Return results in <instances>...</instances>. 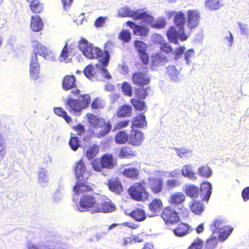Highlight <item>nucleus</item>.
Returning a JSON list of instances; mask_svg holds the SVG:
<instances>
[{"label":"nucleus","instance_id":"1","mask_svg":"<svg viewBox=\"0 0 249 249\" xmlns=\"http://www.w3.org/2000/svg\"><path fill=\"white\" fill-rule=\"evenodd\" d=\"M92 185L90 184L78 182L76 183L73 187V191L75 194L81 195L77 205L80 212L90 211L93 213L97 200L93 194L89 193L93 192Z\"/></svg>","mask_w":249,"mask_h":249},{"label":"nucleus","instance_id":"2","mask_svg":"<svg viewBox=\"0 0 249 249\" xmlns=\"http://www.w3.org/2000/svg\"><path fill=\"white\" fill-rule=\"evenodd\" d=\"M86 117L89 123L92 127L90 134L99 139L105 137L110 131L112 124L109 121H106L103 117H98L96 115L88 113Z\"/></svg>","mask_w":249,"mask_h":249},{"label":"nucleus","instance_id":"3","mask_svg":"<svg viewBox=\"0 0 249 249\" xmlns=\"http://www.w3.org/2000/svg\"><path fill=\"white\" fill-rule=\"evenodd\" d=\"M144 180L135 182L128 189L127 192L132 199L137 201H145L148 199L149 193L146 188Z\"/></svg>","mask_w":249,"mask_h":249},{"label":"nucleus","instance_id":"4","mask_svg":"<svg viewBox=\"0 0 249 249\" xmlns=\"http://www.w3.org/2000/svg\"><path fill=\"white\" fill-rule=\"evenodd\" d=\"M90 102V96L87 94L80 95L78 99L71 97L68 99L66 102V106L68 107V110L70 112L74 113H80L83 109L86 108Z\"/></svg>","mask_w":249,"mask_h":249},{"label":"nucleus","instance_id":"5","mask_svg":"<svg viewBox=\"0 0 249 249\" xmlns=\"http://www.w3.org/2000/svg\"><path fill=\"white\" fill-rule=\"evenodd\" d=\"M79 47L84 55L89 59H95L102 57L103 53L99 48L89 44L85 39L81 38L79 41Z\"/></svg>","mask_w":249,"mask_h":249},{"label":"nucleus","instance_id":"6","mask_svg":"<svg viewBox=\"0 0 249 249\" xmlns=\"http://www.w3.org/2000/svg\"><path fill=\"white\" fill-rule=\"evenodd\" d=\"M186 199L183 193L178 192L171 194L168 200L169 203L177 208L181 216L183 217L187 216L189 213L188 209L183 205Z\"/></svg>","mask_w":249,"mask_h":249},{"label":"nucleus","instance_id":"7","mask_svg":"<svg viewBox=\"0 0 249 249\" xmlns=\"http://www.w3.org/2000/svg\"><path fill=\"white\" fill-rule=\"evenodd\" d=\"M114 48V44L111 41H107L105 44L104 48V56L103 58H100L99 60V62L103 67L101 69V72L103 76L107 79L111 78V76L108 71L107 70L105 67H107L109 61V52L113 50Z\"/></svg>","mask_w":249,"mask_h":249},{"label":"nucleus","instance_id":"8","mask_svg":"<svg viewBox=\"0 0 249 249\" xmlns=\"http://www.w3.org/2000/svg\"><path fill=\"white\" fill-rule=\"evenodd\" d=\"M96 203L93 213H108L116 209L115 204L107 197L99 199Z\"/></svg>","mask_w":249,"mask_h":249},{"label":"nucleus","instance_id":"9","mask_svg":"<svg viewBox=\"0 0 249 249\" xmlns=\"http://www.w3.org/2000/svg\"><path fill=\"white\" fill-rule=\"evenodd\" d=\"M75 173L77 180L76 183H88L87 180L91 176V173L87 170L85 164L82 159L80 160L76 163Z\"/></svg>","mask_w":249,"mask_h":249},{"label":"nucleus","instance_id":"10","mask_svg":"<svg viewBox=\"0 0 249 249\" xmlns=\"http://www.w3.org/2000/svg\"><path fill=\"white\" fill-rule=\"evenodd\" d=\"M180 214L171 206H168L163 208L160 214L161 218L166 224H174L179 221Z\"/></svg>","mask_w":249,"mask_h":249},{"label":"nucleus","instance_id":"11","mask_svg":"<svg viewBox=\"0 0 249 249\" xmlns=\"http://www.w3.org/2000/svg\"><path fill=\"white\" fill-rule=\"evenodd\" d=\"M144 139V135L142 131L136 129L131 128L129 134L128 143L134 146L142 144Z\"/></svg>","mask_w":249,"mask_h":249},{"label":"nucleus","instance_id":"12","mask_svg":"<svg viewBox=\"0 0 249 249\" xmlns=\"http://www.w3.org/2000/svg\"><path fill=\"white\" fill-rule=\"evenodd\" d=\"M40 65L38 62L37 56L34 53L31 58L30 63V77L33 80H36L39 77Z\"/></svg>","mask_w":249,"mask_h":249},{"label":"nucleus","instance_id":"13","mask_svg":"<svg viewBox=\"0 0 249 249\" xmlns=\"http://www.w3.org/2000/svg\"><path fill=\"white\" fill-rule=\"evenodd\" d=\"M167 36L169 40L175 44H178V37L181 41L186 40L187 39V36L183 33H179L178 29L177 30L175 27L171 26L169 28L166 33Z\"/></svg>","mask_w":249,"mask_h":249},{"label":"nucleus","instance_id":"14","mask_svg":"<svg viewBox=\"0 0 249 249\" xmlns=\"http://www.w3.org/2000/svg\"><path fill=\"white\" fill-rule=\"evenodd\" d=\"M132 81L134 85L143 87L147 85L150 82V78L146 73L136 71L132 75Z\"/></svg>","mask_w":249,"mask_h":249},{"label":"nucleus","instance_id":"15","mask_svg":"<svg viewBox=\"0 0 249 249\" xmlns=\"http://www.w3.org/2000/svg\"><path fill=\"white\" fill-rule=\"evenodd\" d=\"M126 25L132 29L135 35L145 37L149 33V29L147 27L136 24L132 21H127Z\"/></svg>","mask_w":249,"mask_h":249},{"label":"nucleus","instance_id":"16","mask_svg":"<svg viewBox=\"0 0 249 249\" xmlns=\"http://www.w3.org/2000/svg\"><path fill=\"white\" fill-rule=\"evenodd\" d=\"M149 187L152 193L157 194L160 193L163 189V179L160 178L152 177L148 178Z\"/></svg>","mask_w":249,"mask_h":249},{"label":"nucleus","instance_id":"17","mask_svg":"<svg viewBox=\"0 0 249 249\" xmlns=\"http://www.w3.org/2000/svg\"><path fill=\"white\" fill-rule=\"evenodd\" d=\"M107 185L108 189L116 195H120L124 191L122 183L118 177L109 179Z\"/></svg>","mask_w":249,"mask_h":249},{"label":"nucleus","instance_id":"18","mask_svg":"<svg viewBox=\"0 0 249 249\" xmlns=\"http://www.w3.org/2000/svg\"><path fill=\"white\" fill-rule=\"evenodd\" d=\"M187 26L189 28L192 29L196 27L199 23L200 14L195 10H189L187 12Z\"/></svg>","mask_w":249,"mask_h":249},{"label":"nucleus","instance_id":"19","mask_svg":"<svg viewBox=\"0 0 249 249\" xmlns=\"http://www.w3.org/2000/svg\"><path fill=\"white\" fill-rule=\"evenodd\" d=\"M167 62L166 57L160 53H157L151 55V68L156 70L158 68L164 65Z\"/></svg>","mask_w":249,"mask_h":249},{"label":"nucleus","instance_id":"20","mask_svg":"<svg viewBox=\"0 0 249 249\" xmlns=\"http://www.w3.org/2000/svg\"><path fill=\"white\" fill-rule=\"evenodd\" d=\"M34 43H35L34 48L35 51L34 53H36V55L38 53L46 59H51L53 58V53L50 50L47 49L37 41H34Z\"/></svg>","mask_w":249,"mask_h":249},{"label":"nucleus","instance_id":"21","mask_svg":"<svg viewBox=\"0 0 249 249\" xmlns=\"http://www.w3.org/2000/svg\"><path fill=\"white\" fill-rule=\"evenodd\" d=\"M211 193L212 186L208 181L202 182L198 188V196H200L203 200L208 201Z\"/></svg>","mask_w":249,"mask_h":249},{"label":"nucleus","instance_id":"22","mask_svg":"<svg viewBox=\"0 0 249 249\" xmlns=\"http://www.w3.org/2000/svg\"><path fill=\"white\" fill-rule=\"evenodd\" d=\"M122 175L125 178L136 180L140 177V171L137 167H130L124 168L122 172Z\"/></svg>","mask_w":249,"mask_h":249},{"label":"nucleus","instance_id":"23","mask_svg":"<svg viewBox=\"0 0 249 249\" xmlns=\"http://www.w3.org/2000/svg\"><path fill=\"white\" fill-rule=\"evenodd\" d=\"M162 207L163 203L160 199H153L148 204V209L151 213L150 216L158 215Z\"/></svg>","mask_w":249,"mask_h":249},{"label":"nucleus","instance_id":"24","mask_svg":"<svg viewBox=\"0 0 249 249\" xmlns=\"http://www.w3.org/2000/svg\"><path fill=\"white\" fill-rule=\"evenodd\" d=\"M63 89L68 90L76 87L77 83L76 77L73 75H65L62 82Z\"/></svg>","mask_w":249,"mask_h":249},{"label":"nucleus","instance_id":"25","mask_svg":"<svg viewBox=\"0 0 249 249\" xmlns=\"http://www.w3.org/2000/svg\"><path fill=\"white\" fill-rule=\"evenodd\" d=\"M136 156V152L130 146L124 145L120 148L118 157L121 159H129Z\"/></svg>","mask_w":249,"mask_h":249},{"label":"nucleus","instance_id":"26","mask_svg":"<svg viewBox=\"0 0 249 249\" xmlns=\"http://www.w3.org/2000/svg\"><path fill=\"white\" fill-rule=\"evenodd\" d=\"M104 168L108 169H113L115 165V160L112 154L106 153L100 157Z\"/></svg>","mask_w":249,"mask_h":249},{"label":"nucleus","instance_id":"27","mask_svg":"<svg viewBox=\"0 0 249 249\" xmlns=\"http://www.w3.org/2000/svg\"><path fill=\"white\" fill-rule=\"evenodd\" d=\"M191 231V227L188 224L182 222L178 224L177 227L173 230L174 233L178 237L187 235Z\"/></svg>","mask_w":249,"mask_h":249},{"label":"nucleus","instance_id":"28","mask_svg":"<svg viewBox=\"0 0 249 249\" xmlns=\"http://www.w3.org/2000/svg\"><path fill=\"white\" fill-rule=\"evenodd\" d=\"M30 27L34 32H39L44 27V24L39 16H33L31 18Z\"/></svg>","mask_w":249,"mask_h":249},{"label":"nucleus","instance_id":"29","mask_svg":"<svg viewBox=\"0 0 249 249\" xmlns=\"http://www.w3.org/2000/svg\"><path fill=\"white\" fill-rule=\"evenodd\" d=\"M132 108L129 105H123L117 110L116 115L119 118L129 117L132 115Z\"/></svg>","mask_w":249,"mask_h":249},{"label":"nucleus","instance_id":"30","mask_svg":"<svg viewBox=\"0 0 249 249\" xmlns=\"http://www.w3.org/2000/svg\"><path fill=\"white\" fill-rule=\"evenodd\" d=\"M175 26L178 29L179 33L184 32V26L185 23V15L182 12H178L175 15L174 18Z\"/></svg>","mask_w":249,"mask_h":249},{"label":"nucleus","instance_id":"31","mask_svg":"<svg viewBox=\"0 0 249 249\" xmlns=\"http://www.w3.org/2000/svg\"><path fill=\"white\" fill-rule=\"evenodd\" d=\"M146 125L147 122L145 116L143 114H140L133 118L131 128H142Z\"/></svg>","mask_w":249,"mask_h":249},{"label":"nucleus","instance_id":"32","mask_svg":"<svg viewBox=\"0 0 249 249\" xmlns=\"http://www.w3.org/2000/svg\"><path fill=\"white\" fill-rule=\"evenodd\" d=\"M135 20H142L143 22L152 25L154 21V18L151 15L148 14L147 12H141V10H137Z\"/></svg>","mask_w":249,"mask_h":249},{"label":"nucleus","instance_id":"33","mask_svg":"<svg viewBox=\"0 0 249 249\" xmlns=\"http://www.w3.org/2000/svg\"><path fill=\"white\" fill-rule=\"evenodd\" d=\"M183 191L190 198H197L198 196V187L195 184L185 185Z\"/></svg>","mask_w":249,"mask_h":249},{"label":"nucleus","instance_id":"34","mask_svg":"<svg viewBox=\"0 0 249 249\" xmlns=\"http://www.w3.org/2000/svg\"><path fill=\"white\" fill-rule=\"evenodd\" d=\"M114 140L116 143L119 144L128 143L129 134L125 130H120L116 133L114 136Z\"/></svg>","mask_w":249,"mask_h":249},{"label":"nucleus","instance_id":"35","mask_svg":"<svg viewBox=\"0 0 249 249\" xmlns=\"http://www.w3.org/2000/svg\"><path fill=\"white\" fill-rule=\"evenodd\" d=\"M129 215L137 221L141 222L144 220L146 217V214L143 210L136 208L133 210Z\"/></svg>","mask_w":249,"mask_h":249},{"label":"nucleus","instance_id":"36","mask_svg":"<svg viewBox=\"0 0 249 249\" xmlns=\"http://www.w3.org/2000/svg\"><path fill=\"white\" fill-rule=\"evenodd\" d=\"M29 8L33 13L39 14L43 10V4L40 0H35L30 3Z\"/></svg>","mask_w":249,"mask_h":249},{"label":"nucleus","instance_id":"37","mask_svg":"<svg viewBox=\"0 0 249 249\" xmlns=\"http://www.w3.org/2000/svg\"><path fill=\"white\" fill-rule=\"evenodd\" d=\"M100 149V146L97 144H93L89 146L85 153V156L89 160H91L94 158L98 153Z\"/></svg>","mask_w":249,"mask_h":249},{"label":"nucleus","instance_id":"38","mask_svg":"<svg viewBox=\"0 0 249 249\" xmlns=\"http://www.w3.org/2000/svg\"><path fill=\"white\" fill-rule=\"evenodd\" d=\"M137 10L132 11L127 7L122 8L118 12V16L121 17H130L133 19L135 20V17Z\"/></svg>","mask_w":249,"mask_h":249},{"label":"nucleus","instance_id":"39","mask_svg":"<svg viewBox=\"0 0 249 249\" xmlns=\"http://www.w3.org/2000/svg\"><path fill=\"white\" fill-rule=\"evenodd\" d=\"M190 208L191 211L196 214H200L204 211L203 204L196 200L192 201Z\"/></svg>","mask_w":249,"mask_h":249},{"label":"nucleus","instance_id":"40","mask_svg":"<svg viewBox=\"0 0 249 249\" xmlns=\"http://www.w3.org/2000/svg\"><path fill=\"white\" fill-rule=\"evenodd\" d=\"M182 175L190 179L195 180L197 178L196 173L193 172L191 169V166L185 165L183 166L181 169Z\"/></svg>","mask_w":249,"mask_h":249},{"label":"nucleus","instance_id":"41","mask_svg":"<svg viewBox=\"0 0 249 249\" xmlns=\"http://www.w3.org/2000/svg\"><path fill=\"white\" fill-rule=\"evenodd\" d=\"M179 73L178 71L174 66H169L166 69V74L174 81L178 80Z\"/></svg>","mask_w":249,"mask_h":249},{"label":"nucleus","instance_id":"42","mask_svg":"<svg viewBox=\"0 0 249 249\" xmlns=\"http://www.w3.org/2000/svg\"><path fill=\"white\" fill-rule=\"evenodd\" d=\"M232 231L233 228L230 226L223 227L222 230H219V234L218 235L219 240L221 241H225L230 235Z\"/></svg>","mask_w":249,"mask_h":249},{"label":"nucleus","instance_id":"43","mask_svg":"<svg viewBox=\"0 0 249 249\" xmlns=\"http://www.w3.org/2000/svg\"><path fill=\"white\" fill-rule=\"evenodd\" d=\"M54 112L56 115L64 119L66 122L69 124L71 121V117L67 114V113L61 107H57L54 108Z\"/></svg>","mask_w":249,"mask_h":249},{"label":"nucleus","instance_id":"44","mask_svg":"<svg viewBox=\"0 0 249 249\" xmlns=\"http://www.w3.org/2000/svg\"><path fill=\"white\" fill-rule=\"evenodd\" d=\"M85 75L89 79L94 78L96 76V72L94 67L92 65L89 64L83 70Z\"/></svg>","mask_w":249,"mask_h":249},{"label":"nucleus","instance_id":"45","mask_svg":"<svg viewBox=\"0 0 249 249\" xmlns=\"http://www.w3.org/2000/svg\"><path fill=\"white\" fill-rule=\"evenodd\" d=\"M224 223V220L221 218L215 219L213 223L210 225L211 230L213 233L218 232L219 230H222V226Z\"/></svg>","mask_w":249,"mask_h":249},{"label":"nucleus","instance_id":"46","mask_svg":"<svg viewBox=\"0 0 249 249\" xmlns=\"http://www.w3.org/2000/svg\"><path fill=\"white\" fill-rule=\"evenodd\" d=\"M197 173L201 177L207 178L211 176L212 171L207 165H204L198 168Z\"/></svg>","mask_w":249,"mask_h":249},{"label":"nucleus","instance_id":"47","mask_svg":"<svg viewBox=\"0 0 249 249\" xmlns=\"http://www.w3.org/2000/svg\"><path fill=\"white\" fill-rule=\"evenodd\" d=\"M130 102L137 110L142 111L145 108L146 106L145 103L142 101L135 98H132L131 99Z\"/></svg>","mask_w":249,"mask_h":249},{"label":"nucleus","instance_id":"48","mask_svg":"<svg viewBox=\"0 0 249 249\" xmlns=\"http://www.w3.org/2000/svg\"><path fill=\"white\" fill-rule=\"evenodd\" d=\"M91 165L93 170L96 172H101L104 169L100 158L94 159L91 162Z\"/></svg>","mask_w":249,"mask_h":249},{"label":"nucleus","instance_id":"49","mask_svg":"<svg viewBox=\"0 0 249 249\" xmlns=\"http://www.w3.org/2000/svg\"><path fill=\"white\" fill-rule=\"evenodd\" d=\"M134 45L139 53L146 52L147 45L142 41L136 40L134 42Z\"/></svg>","mask_w":249,"mask_h":249},{"label":"nucleus","instance_id":"50","mask_svg":"<svg viewBox=\"0 0 249 249\" xmlns=\"http://www.w3.org/2000/svg\"><path fill=\"white\" fill-rule=\"evenodd\" d=\"M204 242L202 239L197 238L195 239L187 249H202Z\"/></svg>","mask_w":249,"mask_h":249},{"label":"nucleus","instance_id":"51","mask_svg":"<svg viewBox=\"0 0 249 249\" xmlns=\"http://www.w3.org/2000/svg\"><path fill=\"white\" fill-rule=\"evenodd\" d=\"M122 90L124 94L130 97L132 95V89L131 86L127 82H124L122 83Z\"/></svg>","mask_w":249,"mask_h":249},{"label":"nucleus","instance_id":"52","mask_svg":"<svg viewBox=\"0 0 249 249\" xmlns=\"http://www.w3.org/2000/svg\"><path fill=\"white\" fill-rule=\"evenodd\" d=\"M69 144L73 151H76L80 146V142L78 137H71L69 141Z\"/></svg>","mask_w":249,"mask_h":249},{"label":"nucleus","instance_id":"53","mask_svg":"<svg viewBox=\"0 0 249 249\" xmlns=\"http://www.w3.org/2000/svg\"><path fill=\"white\" fill-rule=\"evenodd\" d=\"M217 244L216 237L211 236L206 241L205 248L206 249H214Z\"/></svg>","mask_w":249,"mask_h":249},{"label":"nucleus","instance_id":"54","mask_svg":"<svg viewBox=\"0 0 249 249\" xmlns=\"http://www.w3.org/2000/svg\"><path fill=\"white\" fill-rule=\"evenodd\" d=\"M119 38L124 42H128L131 38V35L127 30H123L120 33Z\"/></svg>","mask_w":249,"mask_h":249},{"label":"nucleus","instance_id":"55","mask_svg":"<svg viewBox=\"0 0 249 249\" xmlns=\"http://www.w3.org/2000/svg\"><path fill=\"white\" fill-rule=\"evenodd\" d=\"M148 89H149V88L136 89H135L136 96L139 99H145L147 96V90Z\"/></svg>","mask_w":249,"mask_h":249},{"label":"nucleus","instance_id":"56","mask_svg":"<svg viewBox=\"0 0 249 249\" xmlns=\"http://www.w3.org/2000/svg\"><path fill=\"white\" fill-rule=\"evenodd\" d=\"M69 57L68 48L67 44L62 49V52L59 56V59L60 62L65 61L68 62Z\"/></svg>","mask_w":249,"mask_h":249},{"label":"nucleus","instance_id":"57","mask_svg":"<svg viewBox=\"0 0 249 249\" xmlns=\"http://www.w3.org/2000/svg\"><path fill=\"white\" fill-rule=\"evenodd\" d=\"M206 5L212 10L218 9L220 6V0H206Z\"/></svg>","mask_w":249,"mask_h":249},{"label":"nucleus","instance_id":"58","mask_svg":"<svg viewBox=\"0 0 249 249\" xmlns=\"http://www.w3.org/2000/svg\"><path fill=\"white\" fill-rule=\"evenodd\" d=\"M91 107L93 109H102L104 108V105L100 99L96 98L91 103Z\"/></svg>","mask_w":249,"mask_h":249},{"label":"nucleus","instance_id":"59","mask_svg":"<svg viewBox=\"0 0 249 249\" xmlns=\"http://www.w3.org/2000/svg\"><path fill=\"white\" fill-rule=\"evenodd\" d=\"M129 124V120H122L117 122L115 126L114 129H121L126 127Z\"/></svg>","mask_w":249,"mask_h":249},{"label":"nucleus","instance_id":"60","mask_svg":"<svg viewBox=\"0 0 249 249\" xmlns=\"http://www.w3.org/2000/svg\"><path fill=\"white\" fill-rule=\"evenodd\" d=\"M6 150L5 147L4 138L0 133V156L3 157L6 154Z\"/></svg>","mask_w":249,"mask_h":249},{"label":"nucleus","instance_id":"61","mask_svg":"<svg viewBox=\"0 0 249 249\" xmlns=\"http://www.w3.org/2000/svg\"><path fill=\"white\" fill-rule=\"evenodd\" d=\"M160 49L161 52L167 54L171 53L173 51L171 46L167 43H161L160 44Z\"/></svg>","mask_w":249,"mask_h":249},{"label":"nucleus","instance_id":"62","mask_svg":"<svg viewBox=\"0 0 249 249\" xmlns=\"http://www.w3.org/2000/svg\"><path fill=\"white\" fill-rule=\"evenodd\" d=\"M139 56L143 65L146 66L148 64L149 59L146 52L139 53Z\"/></svg>","mask_w":249,"mask_h":249},{"label":"nucleus","instance_id":"63","mask_svg":"<svg viewBox=\"0 0 249 249\" xmlns=\"http://www.w3.org/2000/svg\"><path fill=\"white\" fill-rule=\"evenodd\" d=\"M165 21L164 20H161L156 22L155 23H153V24H152L151 26L152 27L154 28L160 29L164 28L165 26Z\"/></svg>","mask_w":249,"mask_h":249},{"label":"nucleus","instance_id":"64","mask_svg":"<svg viewBox=\"0 0 249 249\" xmlns=\"http://www.w3.org/2000/svg\"><path fill=\"white\" fill-rule=\"evenodd\" d=\"M241 195L244 201L249 200V186L243 189Z\"/></svg>","mask_w":249,"mask_h":249}]
</instances>
